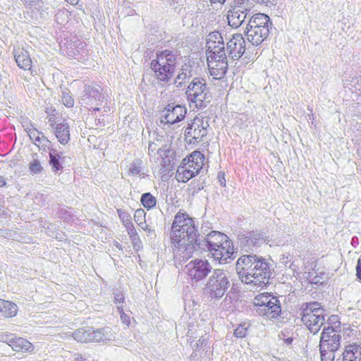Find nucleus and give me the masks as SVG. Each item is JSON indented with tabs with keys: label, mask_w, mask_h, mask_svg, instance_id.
Masks as SVG:
<instances>
[{
	"label": "nucleus",
	"mask_w": 361,
	"mask_h": 361,
	"mask_svg": "<svg viewBox=\"0 0 361 361\" xmlns=\"http://www.w3.org/2000/svg\"><path fill=\"white\" fill-rule=\"evenodd\" d=\"M197 228L195 220L186 213L178 212L175 215L170 238L176 257L187 259L195 251V245L199 239Z\"/></svg>",
	"instance_id": "f257e3e1"
},
{
	"label": "nucleus",
	"mask_w": 361,
	"mask_h": 361,
	"mask_svg": "<svg viewBox=\"0 0 361 361\" xmlns=\"http://www.w3.org/2000/svg\"><path fill=\"white\" fill-rule=\"evenodd\" d=\"M273 270L269 259L254 254L242 255L236 262V271L241 281L257 287L269 283Z\"/></svg>",
	"instance_id": "f03ea898"
},
{
	"label": "nucleus",
	"mask_w": 361,
	"mask_h": 361,
	"mask_svg": "<svg viewBox=\"0 0 361 361\" xmlns=\"http://www.w3.org/2000/svg\"><path fill=\"white\" fill-rule=\"evenodd\" d=\"M197 247L200 249H207L214 259L221 264H226L228 259L233 258V242L226 234L220 231H211L205 233L202 239L199 237L195 248Z\"/></svg>",
	"instance_id": "7ed1b4c3"
},
{
	"label": "nucleus",
	"mask_w": 361,
	"mask_h": 361,
	"mask_svg": "<svg viewBox=\"0 0 361 361\" xmlns=\"http://www.w3.org/2000/svg\"><path fill=\"white\" fill-rule=\"evenodd\" d=\"M181 59L178 51L165 49L156 52V58L150 63L159 85L164 87L172 79L176 64Z\"/></svg>",
	"instance_id": "20e7f679"
},
{
	"label": "nucleus",
	"mask_w": 361,
	"mask_h": 361,
	"mask_svg": "<svg viewBox=\"0 0 361 361\" xmlns=\"http://www.w3.org/2000/svg\"><path fill=\"white\" fill-rule=\"evenodd\" d=\"M185 94L192 111L204 109L212 99V94L206 81L202 78H192L188 85Z\"/></svg>",
	"instance_id": "39448f33"
},
{
	"label": "nucleus",
	"mask_w": 361,
	"mask_h": 361,
	"mask_svg": "<svg viewBox=\"0 0 361 361\" xmlns=\"http://www.w3.org/2000/svg\"><path fill=\"white\" fill-rule=\"evenodd\" d=\"M272 23L264 13H256L250 18L246 26L245 35L252 45H259L267 38Z\"/></svg>",
	"instance_id": "423d86ee"
},
{
	"label": "nucleus",
	"mask_w": 361,
	"mask_h": 361,
	"mask_svg": "<svg viewBox=\"0 0 361 361\" xmlns=\"http://www.w3.org/2000/svg\"><path fill=\"white\" fill-rule=\"evenodd\" d=\"M204 156L200 151H195L184 158L178 166L176 178L178 182L186 183L197 175L204 165Z\"/></svg>",
	"instance_id": "0eeeda50"
},
{
	"label": "nucleus",
	"mask_w": 361,
	"mask_h": 361,
	"mask_svg": "<svg viewBox=\"0 0 361 361\" xmlns=\"http://www.w3.org/2000/svg\"><path fill=\"white\" fill-rule=\"evenodd\" d=\"M230 286L228 272L215 269L207 279L204 289L212 300H219L226 294Z\"/></svg>",
	"instance_id": "6e6552de"
},
{
	"label": "nucleus",
	"mask_w": 361,
	"mask_h": 361,
	"mask_svg": "<svg viewBox=\"0 0 361 361\" xmlns=\"http://www.w3.org/2000/svg\"><path fill=\"white\" fill-rule=\"evenodd\" d=\"M72 336L74 340L81 343L106 342L115 340V333L109 326L99 329L84 326L73 332Z\"/></svg>",
	"instance_id": "1a4fd4ad"
},
{
	"label": "nucleus",
	"mask_w": 361,
	"mask_h": 361,
	"mask_svg": "<svg viewBox=\"0 0 361 361\" xmlns=\"http://www.w3.org/2000/svg\"><path fill=\"white\" fill-rule=\"evenodd\" d=\"M302 308V322L311 333L317 334L325 323L324 310L317 302L305 303Z\"/></svg>",
	"instance_id": "9d476101"
},
{
	"label": "nucleus",
	"mask_w": 361,
	"mask_h": 361,
	"mask_svg": "<svg viewBox=\"0 0 361 361\" xmlns=\"http://www.w3.org/2000/svg\"><path fill=\"white\" fill-rule=\"evenodd\" d=\"M256 312L269 319L279 317L281 313L280 301L277 297L271 294L262 293L255 298Z\"/></svg>",
	"instance_id": "9b49d317"
},
{
	"label": "nucleus",
	"mask_w": 361,
	"mask_h": 361,
	"mask_svg": "<svg viewBox=\"0 0 361 361\" xmlns=\"http://www.w3.org/2000/svg\"><path fill=\"white\" fill-rule=\"evenodd\" d=\"M241 250L245 252H254L263 243L269 244V240L259 231H244L238 235Z\"/></svg>",
	"instance_id": "f8f14e48"
},
{
	"label": "nucleus",
	"mask_w": 361,
	"mask_h": 361,
	"mask_svg": "<svg viewBox=\"0 0 361 361\" xmlns=\"http://www.w3.org/2000/svg\"><path fill=\"white\" fill-rule=\"evenodd\" d=\"M192 283H197L204 279L212 273V266L207 259H197L188 262L184 269Z\"/></svg>",
	"instance_id": "ddd939ff"
},
{
	"label": "nucleus",
	"mask_w": 361,
	"mask_h": 361,
	"mask_svg": "<svg viewBox=\"0 0 361 361\" xmlns=\"http://www.w3.org/2000/svg\"><path fill=\"white\" fill-rule=\"evenodd\" d=\"M104 99V96L102 93V88L97 85H85L82 94L80 97L79 103L90 110L99 111L98 107H92V105L98 106L102 104Z\"/></svg>",
	"instance_id": "4468645a"
},
{
	"label": "nucleus",
	"mask_w": 361,
	"mask_h": 361,
	"mask_svg": "<svg viewBox=\"0 0 361 361\" xmlns=\"http://www.w3.org/2000/svg\"><path fill=\"white\" fill-rule=\"evenodd\" d=\"M186 113L185 106L169 104L161 111V122L169 126L176 124L185 118Z\"/></svg>",
	"instance_id": "2eb2a0df"
},
{
	"label": "nucleus",
	"mask_w": 361,
	"mask_h": 361,
	"mask_svg": "<svg viewBox=\"0 0 361 361\" xmlns=\"http://www.w3.org/2000/svg\"><path fill=\"white\" fill-rule=\"evenodd\" d=\"M341 336L332 326L324 327L319 342V347L322 349H330L331 351H336L341 346Z\"/></svg>",
	"instance_id": "dca6fc26"
},
{
	"label": "nucleus",
	"mask_w": 361,
	"mask_h": 361,
	"mask_svg": "<svg viewBox=\"0 0 361 361\" xmlns=\"http://www.w3.org/2000/svg\"><path fill=\"white\" fill-rule=\"evenodd\" d=\"M207 122L202 120L195 119L194 121L187 127L185 130V136L189 139L190 143L200 142L207 134Z\"/></svg>",
	"instance_id": "f3484780"
},
{
	"label": "nucleus",
	"mask_w": 361,
	"mask_h": 361,
	"mask_svg": "<svg viewBox=\"0 0 361 361\" xmlns=\"http://www.w3.org/2000/svg\"><path fill=\"white\" fill-rule=\"evenodd\" d=\"M245 51V40L242 34H234L226 44V54L233 60L239 59Z\"/></svg>",
	"instance_id": "a211bd4d"
},
{
	"label": "nucleus",
	"mask_w": 361,
	"mask_h": 361,
	"mask_svg": "<svg viewBox=\"0 0 361 361\" xmlns=\"http://www.w3.org/2000/svg\"><path fill=\"white\" fill-rule=\"evenodd\" d=\"M209 73L215 79L224 78L228 70V61L226 59H207Z\"/></svg>",
	"instance_id": "6ab92c4d"
},
{
	"label": "nucleus",
	"mask_w": 361,
	"mask_h": 361,
	"mask_svg": "<svg viewBox=\"0 0 361 361\" xmlns=\"http://www.w3.org/2000/svg\"><path fill=\"white\" fill-rule=\"evenodd\" d=\"M52 131L57 140L63 145H66L70 141V126L66 121L53 123L51 119H49Z\"/></svg>",
	"instance_id": "aec40b11"
},
{
	"label": "nucleus",
	"mask_w": 361,
	"mask_h": 361,
	"mask_svg": "<svg viewBox=\"0 0 361 361\" xmlns=\"http://www.w3.org/2000/svg\"><path fill=\"white\" fill-rule=\"evenodd\" d=\"M250 15L251 11H238L231 8L227 14L228 25L235 28L239 27Z\"/></svg>",
	"instance_id": "412c9836"
},
{
	"label": "nucleus",
	"mask_w": 361,
	"mask_h": 361,
	"mask_svg": "<svg viewBox=\"0 0 361 361\" xmlns=\"http://www.w3.org/2000/svg\"><path fill=\"white\" fill-rule=\"evenodd\" d=\"M49 164L51 167V170L55 173L61 171L63 169L62 164L64 160L63 153L51 148L49 152Z\"/></svg>",
	"instance_id": "4be33fe9"
},
{
	"label": "nucleus",
	"mask_w": 361,
	"mask_h": 361,
	"mask_svg": "<svg viewBox=\"0 0 361 361\" xmlns=\"http://www.w3.org/2000/svg\"><path fill=\"white\" fill-rule=\"evenodd\" d=\"M25 131L27 133L30 139L34 141V143L38 146V144H42L47 146L50 143V141L45 137L42 131L37 130L32 123H30V126L25 128Z\"/></svg>",
	"instance_id": "5701e85b"
},
{
	"label": "nucleus",
	"mask_w": 361,
	"mask_h": 361,
	"mask_svg": "<svg viewBox=\"0 0 361 361\" xmlns=\"http://www.w3.org/2000/svg\"><path fill=\"white\" fill-rule=\"evenodd\" d=\"M14 58L18 66L24 70H30L32 66V61L28 52L23 49L14 50Z\"/></svg>",
	"instance_id": "b1692460"
},
{
	"label": "nucleus",
	"mask_w": 361,
	"mask_h": 361,
	"mask_svg": "<svg viewBox=\"0 0 361 361\" xmlns=\"http://www.w3.org/2000/svg\"><path fill=\"white\" fill-rule=\"evenodd\" d=\"M343 361H361V345H349L343 353Z\"/></svg>",
	"instance_id": "393cba45"
},
{
	"label": "nucleus",
	"mask_w": 361,
	"mask_h": 361,
	"mask_svg": "<svg viewBox=\"0 0 361 361\" xmlns=\"http://www.w3.org/2000/svg\"><path fill=\"white\" fill-rule=\"evenodd\" d=\"M192 68L190 66H183L174 80L176 87L181 88L186 82L189 83V80L192 76Z\"/></svg>",
	"instance_id": "a878e982"
},
{
	"label": "nucleus",
	"mask_w": 361,
	"mask_h": 361,
	"mask_svg": "<svg viewBox=\"0 0 361 361\" xmlns=\"http://www.w3.org/2000/svg\"><path fill=\"white\" fill-rule=\"evenodd\" d=\"M10 346L16 352H32L34 350L32 344L27 339L21 337L14 336Z\"/></svg>",
	"instance_id": "bb28decb"
},
{
	"label": "nucleus",
	"mask_w": 361,
	"mask_h": 361,
	"mask_svg": "<svg viewBox=\"0 0 361 361\" xmlns=\"http://www.w3.org/2000/svg\"><path fill=\"white\" fill-rule=\"evenodd\" d=\"M207 47V59H226V51L225 50V46H217L216 47L212 42L209 43V46Z\"/></svg>",
	"instance_id": "cd10ccee"
},
{
	"label": "nucleus",
	"mask_w": 361,
	"mask_h": 361,
	"mask_svg": "<svg viewBox=\"0 0 361 361\" xmlns=\"http://www.w3.org/2000/svg\"><path fill=\"white\" fill-rule=\"evenodd\" d=\"M142 161L140 159H135L128 166V173L130 176H138L141 178H144L145 173L142 169Z\"/></svg>",
	"instance_id": "c85d7f7f"
},
{
	"label": "nucleus",
	"mask_w": 361,
	"mask_h": 361,
	"mask_svg": "<svg viewBox=\"0 0 361 361\" xmlns=\"http://www.w3.org/2000/svg\"><path fill=\"white\" fill-rule=\"evenodd\" d=\"M140 202L147 209H152L156 206L157 200L150 192H145L141 195Z\"/></svg>",
	"instance_id": "c756f323"
},
{
	"label": "nucleus",
	"mask_w": 361,
	"mask_h": 361,
	"mask_svg": "<svg viewBox=\"0 0 361 361\" xmlns=\"http://www.w3.org/2000/svg\"><path fill=\"white\" fill-rule=\"evenodd\" d=\"M1 312L4 313L6 317H14L17 314L18 307L17 305L11 302L5 300L4 305H2Z\"/></svg>",
	"instance_id": "7c9ffc66"
},
{
	"label": "nucleus",
	"mask_w": 361,
	"mask_h": 361,
	"mask_svg": "<svg viewBox=\"0 0 361 361\" xmlns=\"http://www.w3.org/2000/svg\"><path fill=\"white\" fill-rule=\"evenodd\" d=\"M212 42L216 47L224 45V42L221 34L218 31L210 32L207 39L206 47L209 46V43Z\"/></svg>",
	"instance_id": "2f4dec72"
},
{
	"label": "nucleus",
	"mask_w": 361,
	"mask_h": 361,
	"mask_svg": "<svg viewBox=\"0 0 361 361\" xmlns=\"http://www.w3.org/2000/svg\"><path fill=\"white\" fill-rule=\"evenodd\" d=\"M252 5L250 0H234L231 9L251 11Z\"/></svg>",
	"instance_id": "473e14b6"
},
{
	"label": "nucleus",
	"mask_w": 361,
	"mask_h": 361,
	"mask_svg": "<svg viewBox=\"0 0 361 361\" xmlns=\"http://www.w3.org/2000/svg\"><path fill=\"white\" fill-rule=\"evenodd\" d=\"M29 170L32 174H39L43 171V166L37 159H33L29 163Z\"/></svg>",
	"instance_id": "72a5a7b5"
},
{
	"label": "nucleus",
	"mask_w": 361,
	"mask_h": 361,
	"mask_svg": "<svg viewBox=\"0 0 361 361\" xmlns=\"http://www.w3.org/2000/svg\"><path fill=\"white\" fill-rule=\"evenodd\" d=\"M69 18V12L67 10H59L55 14L56 21L61 25L68 22Z\"/></svg>",
	"instance_id": "f704fd0d"
},
{
	"label": "nucleus",
	"mask_w": 361,
	"mask_h": 361,
	"mask_svg": "<svg viewBox=\"0 0 361 361\" xmlns=\"http://www.w3.org/2000/svg\"><path fill=\"white\" fill-rule=\"evenodd\" d=\"M320 354H321V360L322 361H334L335 358V352L331 351L330 349H322L319 348Z\"/></svg>",
	"instance_id": "c9c22d12"
},
{
	"label": "nucleus",
	"mask_w": 361,
	"mask_h": 361,
	"mask_svg": "<svg viewBox=\"0 0 361 361\" xmlns=\"http://www.w3.org/2000/svg\"><path fill=\"white\" fill-rule=\"evenodd\" d=\"M61 101L67 107H72L74 105V101L68 91L62 92Z\"/></svg>",
	"instance_id": "e433bc0d"
},
{
	"label": "nucleus",
	"mask_w": 361,
	"mask_h": 361,
	"mask_svg": "<svg viewBox=\"0 0 361 361\" xmlns=\"http://www.w3.org/2000/svg\"><path fill=\"white\" fill-rule=\"evenodd\" d=\"M119 219L124 226L131 223L130 215L123 209H118L117 211Z\"/></svg>",
	"instance_id": "4c0bfd02"
},
{
	"label": "nucleus",
	"mask_w": 361,
	"mask_h": 361,
	"mask_svg": "<svg viewBox=\"0 0 361 361\" xmlns=\"http://www.w3.org/2000/svg\"><path fill=\"white\" fill-rule=\"evenodd\" d=\"M114 302L117 305V308L118 310L123 311V303L124 301V295L122 292L116 291L114 293Z\"/></svg>",
	"instance_id": "58836bf2"
},
{
	"label": "nucleus",
	"mask_w": 361,
	"mask_h": 361,
	"mask_svg": "<svg viewBox=\"0 0 361 361\" xmlns=\"http://www.w3.org/2000/svg\"><path fill=\"white\" fill-rule=\"evenodd\" d=\"M145 212L142 209L135 210L134 214V220L139 225L144 223L145 219Z\"/></svg>",
	"instance_id": "ea45409f"
},
{
	"label": "nucleus",
	"mask_w": 361,
	"mask_h": 361,
	"mask_svg": "<svg viewBox=\"0 0 361 361\" xmlns=\"http://www.w3.org/2000/svg\"><path fill=\"white\" fill-rule=\"evenodd\" d=\"M204 188L203 183H201L200 180H193L190 183V190H192V195H195L197 194L200 190Z\"/></svg>",
	"instance_id": "a19ab883"
},
{
	"label": "nucleus",
	"mask_w": 361,
	"mask_h": 361,
	"mask_svg": "<svg viewBox=\"0 0 361 361\" xmlns=\"http://www.w3.org/2000/svg\"><path fill=\"white\" fill-rule=\"evenodd\" d=\"M247 334V328L244 325H239L234 331V335L237 338H244Z\"/></svg>",
	"instance_id": "79ce46f5"
},
{
	"label": "nucleus",
	"mask_w": 361,
	"mask_h": 361,
	"mask_svg": "<svg viewBox=\"0 0 361 361\" xmlns=\"http://www.w3.org/2000/svg\"><path fill=\"white\" fill-rule=\"evenodd\" d=\"M14 336L11 334H0V341L6 343L8 345L13 341Z\"/></svg>",
	"instance_id": "37998d69"
},
{
	"label": "nucleus",
	"mask_w": 361,
	"mask_h": 361,
	"mask_svg": "<svg viewBox=\"0 0 361 361\" xmlns=\"http://www.w3.org/2000/svg\"><path fill=\"white\" fill-rule=\"evenodd\" d=\"M133 248L138 250L142 247V243L138 234L137 233L135 237L130 238Z\"/></svg>",
	"instance_id": "c03bdc74"
},
{
	"label": "nucleus",
	"mask_w": 361,
	"mask_h": 361,
	"mask_svg": "<svg viewBox=\"0 0 361 361\" xmlns=\"http://www.w3.org/2000/svg\"><path fill=\"white\" fill-rule=\"evenodd\" d=\"M139 226L143 229L145 231H146L147 233V235L149 236H152V235H155V231L154 229L151 228V227L149 226V225H147L146 224V221H144V223H142V224L139 225Z\"/></svg>",
	"instance_id": "a18cd8bd"
},
{
	"label": "nucleus",
	"mask_w": 361,
	"mask_h": 361,
	"mask_svg": "<svg viewBox=\"0 0 361 361\" xmlns=\"http://www.w3.org/2000/svg\"><path fill=\"white\" fill-rule=\"evenodd\" d=\"M124 226L126 227V231L128 234L130 235V238L135 237V235L137 233L132 222Z\"/></svg>",
	"instance_id": "49530a36"
},
{
	"label": "nucleus",
	"mask_w": 361,
	"mask_h": 361,
	"mask_svg": "<svg viewBox=\"0 0 361 361\" xmlns=\"http://www.w3.org/2000/svg\"><path fill=\"white\" fill-rule=\"evenodd\" d=\"M211 231L213 230L208 226V223L203 224L201 227V233L197 234V238L200 237V238L202 239L203 237L205 236V233H208V232H210Z\"/></svg>",
	"instance_id": "de8ad7c7"
},
{
	"label": "nucleus",
	"mask_w": 361,
	"mask_h": 361,
	"mask_svg": "<svg viewBox=\"0 0 361 361\" xmlns=\"http://www.w3.org/2000/svg\"><path fill=\"white\" fill-rule=\"evenodd\" d=\"M256 1L258 4H264L269 7L275 6L278 3V0H256Z\"/></svg>",
	"instance_id": "09e8293b"
},
{
	"label": "nucleus",
	"mask_w": 361,
	"mask_h": 361,
	"mask_svg": "<svg viewBox=\"0 0 361 361\" xmlns=\"http://www.w3.org/2000/svg\"><path fill=\"white\" fill-rule=\"evenodd\" d=\"M148 151L149 154H154L159 152V149L157 148V144L154 142H150L148 146Z\"/></svg>",
	"instance_id": "8fccbe9b"
},
{
	"label": "nucleus",
	"mask_w": 361,
	"mask_h": 361,
	"mask_svg": "<svg viewBox=\"0 0 361 361\" xmlns=\"http://www.w3.org/2000/svg\"><path fill=\"white\" fill-rule=\"evenodd\" d=\"M218 181L219 183V185L221 187L226 186V178H225V174L224 173H219L218 174Z\"/></svg>",
	"instance_id": "3c124183"
},
{
	"label": "nucleus",
	"mask_w": 361,
	"mask_h": 361,
	"mask_svg": "<svg viewBox=\"0 0 361 361\" xmlns=\"http://www.w3.org/2000/svg\"><path fill=\"white\" fill-rule=\"evenodd\" d=\"M356 276L361 281V258H359L356 265Z\"/></svg>",
	"instance_id": "603ef678"
},
{
	"label": "nucleus",
	"mask_w": 361,
	"mask_h": 361,
	"mask_svg": "<svg viewBox=\"0 0 361 361\" xmlns=\"http://www.w3.org/2000/svg\"><path fill=\"white\" fill-rule=\"evenodd\" d=\"M308 110L310 111V114H307V120L310 121L312 124L315 126H316V124L314 123L315 118H314V115L312 114V109H310V107H308Z\"/></svg>",
	"instance_id": "864d4df0"
},
{
	"label": "nucleus",
	"mask_w": 361,
	"mask_h": 361,
	"mask_svg": "<svg viewBox=\"0 0 361 361\" xmlns=\"http://www.w3.org/2000/svg\"><path fill=\"white\" fill-rule=\"evenodd\" d=\"M121 313V318L123 320V322L126 324H128L130 323L129 317L123 313V310H118Z\"/></svg>",
	"instance_id": "5fc2aeb1"
},
{
	"label": "nucleus",
	"mask_w": 361,
	"mask_h": 361,
	"mask_svg": "<svg viewBox=\"0 0 361 361\" xmlns=\"http://www.w3.org/2000/svg\"><path fill=\"white\" fill-rule=\"evenodd\" d=\"M25 4L29 6H36L39 2V0H22Z\"/></svg>",
	"instance_id": "6e6d98bb"
},
{
	"label": "nucleus",
	"mask_w": 361,
	"mask_h": 361,
	"mask_svg": "<svg viewBox=\"0 0 361 361\" xmlns=\"http://www.w3.org/2000/svg\"><path fill=\"white\" fill-rule=\"evenodd\" d=\"M6 185V180L4 177L0 176V187H4Z\"/></svg>",
	"instance_id": "4d7b16f0"
},
{
	"label": "nucleus",
	"mask_w": 361,
	"mask_h": 361,
	"mask_svg": "<svg viewBox=\"0 0 361 361\" xmlns=\"http://www.w3.org/2000/svg\"><path fill=\"white\" fill-rule=\"evenodd\" d=\"M212 4H224L226 0H209Z\"/></svg>",
	"instance_id": "13d9d810"
},
{
	"label": "nucleus",
	"mask_w": 361,
	"mask_h": 361,
	"mask_svg": "<svg viewBox=\"0 0 361 361\" xmlns=\"http://www.w3.org/2000/svg\"><path fill=\"white\" fill-rule=\"evenodd\" d=\"M192 326H189V329H188V331L187 333L188 336H190V337H192L193 334H194L193 332H192Z\"/></svg>",
	"instance_id": "bf43d9fd"
},
{
	"label": "nucleus",
	"mask_w": 361,
	"mask_h": 361,
	"mask_svg": "<svg viewBox=\"0 0 361 361\" xmlns=\"http://www.w3.org/2000/svg\"><path fill=\"white\" fill-rule=\"evenodd\" d=\"M76 361H86V359H85L82 355H78L75 357Z\"/></svg>",
	"instance_id": "052dcab7"
},
{
	"label": "nucleus",
	"mask_w": 361,
	"mask_h": 361,
	"mask_svg": "<svg viewBox=\"0 0 361 361\" xmlns=\"http://www.w3.org/2000/svg\"><path fill=\"white\" fill-rule=\"evenodd\" d=\"M66 1L72 5H76V4H78V3L79 1V0H66Z\"/></svg>",
	"instance_id": "680f3d73"
},
{
	"label": "nucleus",
	"mask_w": 361,
	"mask_h": 361,
	"mask_svg": "<svg viewBox=\"0 0 361 361\" xmlns=\"http://www.w3.org/2000/svg\"><path fill=\"white\" fill-rule=\"evenodd\" d=\"M207 341L206 338L199 339L198 343H197V346L199 345V343H201V345H203Z\"/></svg>",
	"instance_id": "e2e57ef3"
},
{
	"label": "nucleus",
	"mask_w": 361,
	"mask_h": 361,
	"mask_svg": "<svg viewBox=\"0 0 361 361\" xmlns=\"http://www.w3.org/2000/svg\"><path fill=\"white\" fill-rule=\"evenodd\" d=\"M292 341H293V338H287V339L286 340V342L287 343H288V344L291 343H292Z\"/></svg>",
	"instance_id": "0e129e2a"
},
{
	"label": "nucleus",
	"mask_w": 361,
	"mask_h": 361,
	"mask_svg": "<svg viewBox=\"0 0 361 361\" xmlns=\"http://www.w3.org/2000/svg\"><path fill=\"white\" fill-rule=\"evenodd\" d=\"M116 247H118V248H119V249H121V250L122 249V248H121V245H119V243H116Z\"/></svg>",
	"instance_id": "69168bd1"
}]
</instances>
